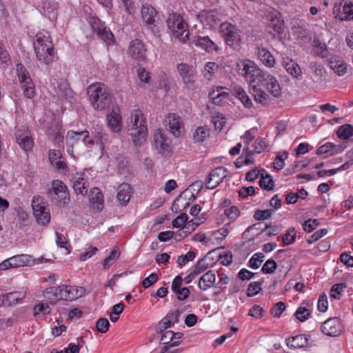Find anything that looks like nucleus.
<instances>
[{
    "instance_id": "5701e85b",
    "label": "nucleus",
    "mask_w": 353,
    "mask_h": 353,
    "mask_svg": "<svg viewBox=\"0 0 353 353\" xmlns=\"http://www.w3.org/2000/svg\"><path fill=\"white\" fill-rule=\"evenodd\" d=\"M310 336L305 334H299L286 339L287 345L292 349L303 348L308 346Z\"/></svg>"
},
{
    "instance_id": "bb28decb",
    "label": "nucleus",
    "mask_w": 353,
    "mask_h": 353,
    "mask_svg": "<svg viewBox=\"0 0 353 353\" xmlns=\"http://www.w3.org/2000/svg\"><path fill=\"white\" fill-rule=\"evenodd\" d=\"M257 56L259 59L266 66L273 67L275 64V59L273 55L263 46H257Z\"/></svg>"
},
{
    "instance_id": "4c0bfd02",
    "label": "nucleus",
    "mask_w": 353,
    "mask_h": 353,
    "mask_svg": "<svg viewBox=\"0 0 353 353\" xmlns=\"http://www.w3.org/2000/svg\"><path fill=\"white\" fill-rule=\"evenodd\" d=\"M283 66L285 70L294 77H299L301 74V70L299 65L292 60L283 61Z\"/></svg>"
},
{
    "instance_id": "f704fd0d",
    "label": "nucleus",
    "mask_w": 353,
    "mask_h": 353,
    "mask_svg": "<svg viewBox=\"0 0 353 353\" xmlns=\"http://www.w3.org/2000/svg\"><path fill=\"white\" fill-rule=\"evenodd\" d=\"M234 95L241 101L246 108H250L252 106V100L242 88L235 87Z\"/></svg>"
},
{
    "instance_id": "72a5a7b5",
    "label": "nucleus",
    "mask_w": 353,
    "mask_h": 353,
    "mask_svg": "<svg viewBox=\"0 0 353 353\" xmlns=\"http://www.w3.org/2000/svg\"><path fill=\"white\" fill-rule=\"evenodd\" d=\"M259 183L260 187L265 190H272L274 187L272 177L265 170H261V179Z\"/></svg>"
},
{
    "instance_id": "c85d7f7f",
    "label": "nucleus",
    "mask_w": 353,
    "mask_h": 353,
    "mask_svg": "<svg viewBox=\"0 0 353 353\" xmlns=\"http://www.w3.org/2000/svg\"><path fill=\"white\" fill-rule=\"evenodd\" d=\"M344 148L340 145H336L332 143L327 142L320 146L316 152L318 155L326 154L327 156H332L341 152Z\"/></svg>"
},
{
    "instance_id": "aec40b11",
    "label": "nucleus",
    "mask_w": 353,
    "mask_h": 353,
    "mask_svg": "<svg viewBox=\"0 0 353 353\" xmlns=\"http://www.w3.org/2000/svg\"><path fill=\"white\" fill-rule=\"evenodd\" d=\"M200 21L203 26L214 28L220 23L219 14L216 10H204L198 16Z\"/></svg>"
},
{
    "instance_id": "0e129e2a",
    "label": "nucleus",
    "mask_w": 353,
    "mask_h": 353,
    "mask_svg": "<svg viewBox=\"0 0 353 353\" xmlns=\"http://www.w3.org/2000/svg\"><path fill=\"white\" fill-rule=\"evenodd\" d=\"M224 214L230 220L234 221L239 216L240 210L236 206L233 205L228 209H225Z\"/></svg>"
},
{
    "instance_id": "79ce46f5",
    "label": "nucleus",
    "mask_w": 353,
    "mask_h": 353,
    "mask_svg": "<svg viewBox=\"0 0 353 353\" xmlns=\"http://www.w3.org/2000/svg\"><path fill=\"white\" fill-rule=\"evenodd\" d=\"M16 70L21 84L29 82L30 83L32 79L30 77L29 72L22 63H17L16 65Z\"/></svg>"
},
{
    "instance_id": "4468645a",
    "label": "nucleus",
    "mask_w": 353,
    "mask_h": 353,
    "mask_svg": "<svg viewBox=\"0 0 353 353\" xmlns=\"http://www.w3.org/2000/svg\"><path fill=\"white\" fill-rule=\"evenodd\" d=\"M94 20L92 28L96 32L97 36L106 44L114 43V35L110 30L105 27L99 19H94Z\"/></svg>"
},
{
    "instance_id": "338daca9",
    "label": "nucleus",
    "mask_w": 353,
    "mask_h": 353,
    "mask_svg": "<svg viewBox=\"0 0 353 353\" xmlns=\"http://www.w3.org/2000/svg\"><path fill=\"white\" fill-rule=\"evenodd\" d=\"M180 343H181V341H177L173 342L171 344L164 345L161 350V353H179V352H182L181 348H176V349L171 350L172 347L179 345Z\"/></svg>"
},
{
    "instance_id": "37998d69",
    "label": "nucleus",
    "mask_w": 353,
    "mask_h": 353,
    "mask_svg": "<svg viewBox=\"0 0 353 353\" xmlns=\"http://www.w3.org/2000/svg\"><path fill=\"white\" fill-rule=\"evenodd\" d=\"M59 294L60 300H65L68 301H74V298H72V286L61 285L58 286Z\"/></svg>"
},
{
    "instance_id": "4d7b16f0",
    "label": "nucleus",
    "mask_w": 353,
    "mask_h": 353,
    "mask_svg": "<svg viewBox=\"0 0 353 353\" xmlns=\"http://www.w3.org/2000/svg\"><path fill=\"white\" fill-rule=\"evenodd\" d=\"M276 268V262L273 259H268L262 266L261 272L263 274H272L275 272Z\"/></svg>"
},
{
    "instance_id": "603ef678",
    "label": "nucleus",
    "mask_w": 353,
    "mask_h": 353,
    "mask_svg": "<svg viewBox=\"0 0 353 353\" xmlns=\"http://www.w3.org/2000/svg\"><path fill=\"white\" fill-rule=\"evenodd\" d=\"M21 85V88L24 96L28 99H32L35 95V88L32 81L30 83L27 82Z\"/></svg>"
},
{
    "instance_id": "13d9d810",
    "label": "nucleus",
    "mask_w": 353,
    "mask_h": 353,
    "mask_svg": "<svg viewBox=\"0 0 353 353\" xmlns=\"http://www.w3.org/2000/svg\"><path fill=\"white\" fill-rule=\"evenodd\" d=\"M268 228L270 229L269 232L267 233V235L268 236H275V235L278 234L281 232V227L280 226H279V225L271 226L270 225L266 224L265 228L263 230H261V232L258 233L256 236H253L252 238V239H254L256 238H258L260 236V234L263 233Z\"/></svg>"
},
{
    "instance_id": "4be33fe9",
    "label": "nucleus",
    "mask_w": 353,
    "mask_h": 353,
    "mask_svg": "<svg viewBox=\"0 0 353 353\" xmlns=\"http://www.w3.org/2000/svg\"><path fill=\"white\" fill-rule=\"evenodd\" d=\"M108 125L113 132H119L122 129V117L119 114V110L113 109L112 111L107 115Z\"/></svg>"
},
{
    "instance_id": "9b49d317",
    "label": "nucleus",
    "mask_w": 353,
    "mask_h": 353,
    "mask_svg": "<svg viewBox=\"0 0 353 353\" xmlns=\"http://www.w3.org/2000/svg\"><path fill=\"white\" fill-rule=\"evenodd\" d=\"M343 330L341 321L338 317L330 318L321 325V332L329 336H339Z\"/></svg>"
},
{
    "instance_id": "3c124183",
    "label": "nucleus",
    "mask_w": 353,
    "mask_h": 353,
    "mask_svg": "<svg viewBox=\"0 0 353 353\" xmlns=\"http://www.w3.org/2000/svg\"><path fill=\"white\" fill-rule=\"evenodd\" d=\"M9 259L12 268L25 266L28 262L27 256L25 254L15 255Z\"/></svg>"
},
{
    "instance_id": "a19ab883",
    "label": "nucleus",
    "mask_w": 353,
    "mask_h": 353,
    "mask_svg": "<svg viewBox=\"0 0 353 353\" xmlns=\"http://www.w3.org/2000/svg\"><path fill=\"white\" fill-rule=\"evenodd\" d=\"M59 292L58 287H50L43 291V295L50 304H55L57 301L60 300Z\"/></svg>"
},
{
    "instance_id": "b1692460",
    "label": "nucleus",
    "mask_w": 353,
    "mask_h": 353,
    "mask_svg": "<svg viewBox=\"0 0 353 353\" xmlns=\"http://www.w3.org/2000/svg\"><path fill=\"white\" fill-rule=\"evenodd\" d=\"M58 85L55 90L57 96L67 101L73 98V91L71 90L69 83L63 79H61L57 83Z\"/></svg>"
},
{
    "instance_id": "c03bdc74",
    "label": "nucleus",
    "mask_w": 353,
    "mask_h": 353,
    "mask_svg": "<svg viewBox=\"0 0 353 353\" xmlns=\"http://www.w3.org/2000/svg\"><path fill=\"white\" fill-rule=\"evenodd\" d=\"M228 170L223 167L219 166L213 169L210 173V176L212 177L216 182L221 183L223 179L227 176Z\"/></svg>"
},
{
    "instance_id": "7ed1b4c3",
    "label": "nucleus",
    "mask_w": 353,
    "mask_h": 353,
    "mask_svg": "<svg viewBox=\"0 0 353 353\" xmlns=\"http://www.w3.org/2000/svg\"><path fill=\"white\" fill-rule=\"evenodd\" d=\"M90 101L96 110H102L110 107L112 98L108 88L101 83L91 84L88 88Z\"/></svg>"
},
{
    "instance_id": "774afa93",
    "label": "nucleus",
    "mask_w": 353,
    "mask_h": 353,
    "mask_svg": "<svg viewBox=\"0 0 353 353\" xmlns=\"http://www.w3.org/2000/svg\"><path fill=\"white\" fill-rule=\"evenodd\" d=\"M319 225L317 219H310L304 222L303 229L307 232H312Z\"/></svg>"
},
{
    "instance_id": "f257e3e1",
    "label": "nucleus",
    "mask_w": 353,
    "mask_h": 353,
    "mask_svg": "<svg viewBox=\"0 0 353 353\" xmlns=\"http://www.w3.org/2000/svg\"><path fill=\"white\" fill-rule=\"evenodd\" d=\"M236 70L238 74L243 77L250 86L262 85L274 97L281 95L280 85L276 78L260 69L254 61L249 59L239 61L236 63Z\"/></svg>"
},
{
    "instance_id": "052dcab7",
    "label": "nucleus",
    "mask_w": 353,
    "mask_h": 353,
    "mask_svg": "<svg viewBox=\"0 0 353 353\" xmlns=\"http://www.w3.org/2000/svg\"><path fill=\"white\" fill-rule=\"evenodd\" d=\"M272 213L273 210L270 209L264 210H256L254 212V218L258 221H263L265 219L270 218L272 216Z\"/></svg>"
},
{
    "instance_id": "ddd939ff",
    "label": "nucleus",
    "mask_w": 353,
    "mask_h": 353,
    "mask_svg": "<svg viewBox=\"0 0 353 353\" xmlns=\"http://www.w3.org/2000/svg\"><path fill=\"white\" fill-rule=\"evenodd\" d=\"M333 14L340 21L353 19V3L352 2H345L343 5V1H341L339 6L335 5L334 6Z\"/></svg>"
},
{
    "instance_id": "9d476101",
    "label": "nucleus",
    "mask_w": 353,
    "mask_h": 353,
    "mask_svg": "<svg viewBox=\"0 0 353 353\" xmlns=\"http://www.w3.org/2000/svg\"><path fill=\"white\" fill-rule=\"evenodd\" d=\"M32 208L34 216L38 223L47 225L50 221V211L47 210L46 207L39 202V199L34 197L32 201Z\"/></svg>"
},
{
    "instance_id": "8fccbe9b",
    "label": "nucleus",
    "mask_w": 353,
    "mask_h": 353,
    "mask_svg": "<svg viewBox=\"0 0 353 353\" xmlns=\"http://www.w3.org/2000/svg\"><path fill=\"white\" fill-rule=\"evenodd\" d=\"M296 232L294 228H290L282 236V241L285 245L292 244L296 239Z\"/></svg>"
},
{
    "instance_id": "6ab92c4d",
    "label": "nucleus",
    "mask_w": 353,
    "mask_h": 353,
    "mask_svg": "<svg viewBox=\"0 0 353 353\" xmlns=\"http://www.w3.org/2000/svg\"><path fill=\"white\" fill-rule=\"evenodd\" d=\"M165 123L168 125L170 133L175 137L181 135L183 123L179 116L174 113H170L165 118Z\"/></svg>"
},
{
    "instance_id": "5fc2aeb1",
    "label": "nucleus",
    "mask_w": 353,
    "mask_h": 353,
    "mask_svg": "<svg viewBox=\"0 0 353 353\" xmlns=\"http://www.w3.org/2000/svg\"><path fill=\"white\" fill-rule=\"evenodd\" d=\"M347 288V284L345 283H336L332 286L330 290V296L331 298L339 299L341 292L343 291L345 288Z\"/></svg>"
},
{
    "instance_id": "dca6fc26",
    "label": "nucleus",
    "mask_w": 353,
    "mask_h": 353,
    "mask_svg": "<svg viewBox=\"0 0 353 353\" xmlns=\"http://www.w3.org/2000/svg\"><path fill=\"white\" fill-rule=\"evenodd\" d=\"M23 292L14 291L0 295V307H12L20 303L25 298Z\"/></svg>"
},
{
    "instance_id": "f3484780",
    "label": "nucleus",
    "mask_w": 353,
    "mask_h": 353,
    "mask_svg": "<svg viewBox=\"0 0 353 353\" xmlns=\"http://www.w3.org/2000/svg\"><path fill=\"white\" fill-rule=\"evenodd\" d=\"M141 14L148 28L153 30L156 27L155 17L157 15L156 9L148 3L144 4L142 6Z\"/></svg>"
},
{
    "instance_id": "393cba45",
    "label": "nucleus",
    "mask_w": 353,
    "mask_h": 353,
    "mask_svg": "<svg viewBox=\"0 0 353 353\" xmlns=\"http://www.w3.org/2000/svg\"><path fill=\"white\" fill-rule=\"evenodd\" d=\"M117 198L118 201L123 205H126L132 194V188L130 184L123 183L117 188Z\"/></svg>"
},
{
    "instance_id": "6e6d98bb",
    "label": "nucleus",
    "mask_w": 353,
    "mask_h": 353,
    "mask_svg": "<svg viewBox=\"0 0 353 353\" xmlns=\"http://www.w3.org/2000/svg\"><path fill=\"white\" fill-rule=\"evenodd\" d=\"M210 268V265L205 262V259H201L192 267L194 275H198Z\"/></svg>"
},
{
    "instance_id": "f8f14e48",
    "label": "nucleus",
    "mask_w": 353,
    "mask_h": 353,
    "mask_svg": "<svg viewBox=\"0 0 353 353\" xmlns=\"http://www.w3.org/2000/svg\"><path fill=\"white\" fill-rule=\"evenodd\" d=\"M183 83L188 87L192 86L194 83L195 69L192 65L188 63H179L176 67Z\"/></svg>"
},
{
    "instance_id": "a18cd8bd",
    "label": "nucleus",
    "mask_w": 353,
    "mask_h": 353,
    "mask_svg": "<svg viewBox=\"0 0 353 353\" xmlns=\"http://www.w3.org/2000/svg\"><path fill=\"white\" fill-rule=\"evenodd\" d=\"M52 43V39L50 33L46 30H42L37 32L33 39V44H47Z\"/></svg>"
},
{
    "instance_id": "e2e57ef3",
    "label": "nucleus",
    "mask_w": 353,
    "mask_h": 353,
    "mask_svg": "<svg viewBox=\"0 0 353 353\" xmlns=\"http://www.w3.org/2000/svg\"><path fill=\"white\" fill-rule=\"evenodd\" d=\"M196 254L192 251H189L185 255H181L178 257L177 263L179 265L182 266L185 265L188 261H193Z\"/></svg>"
},
{
    "instance_id": "680f3d73",
    "label": "nucleus",
    "mask_w": 353,
    "mask_h": 353,
    "mask_svg": "<svg viewBox=\"0 0 353 353\" xmlns=\"http://www.w3.org/2000/svg\"><path fill=\"white\" fill-rule=\"evenodd\" d=\"M97 330L99 332L106 333L110 327V322L106 318H101L97 321Z\"/></svg>"
},
{
    "instance_id": "1a4fd4ad",
    "label": "nucleus",
    "mask_w": 353,
    "mask_h": 353,
    "mask_svg": "<svg viewBox=\"0 0 353 353\" xmlns=\"http://www.w3.org/2000/svg\"><path fill=\"white\" fill-rule=\"evenodd\" d=\"M15 137L17 143L25 151H30L33 146V140L29 129L22 125L17 128L15 130Z\"/></svg>"
},
{
    "instance_id": "0eeeda50",
    "label": "nucleus",
    "mask_w": 353,
    "mask_h": 353,
    "mask_svg": "<svg viewBox=\"0 0 353 353\" xmlns=\"http://www.w3.org/2000/svg\"><path fill=\"white\" fill-rule=\"evenodd\" d=\"M77 137H82L83 139L89 138V132L86 130L81 132L74 130L68 132L66 135L67 151L74 159L81 154L85 147L83 142L78 141Z\"/></svg>"
},
{
    "instance_id": "69168bd1",
    "label": "nucleus",
    "mask_w": 353,
    "mask_h": 353,
    "mask_svg": "<svg viewBox=\"0 0 353 353\" xmlns=\"http://www.w3.org/2000/svg\"><path fill=\"white\" fill-rule=\"evenodd\" d=\"M188 216L185 213H181L172 221V225L175 228H183L187 222Z\"/></svg>"
},
{
    "instance_id": "f03ea898",
    "label": "nucleus",
    "mask_w": 353,
    "mask_h": 353,
    "mask_svg": "<svg viewBox=\"0 0 353 353\" xmlns=\"http://www.w3.org/2000/svg\"><path fill=\"white\" fill-rule=\"evenodd\" d=\"M130 124L128 125V133L132 137L135 146H141L145 141L148 134L146 121L140 110L132 112L130 117Z\"/></svg>"
},
{
    "instance_id": "de8ad7c7",
    "label": "nucleus",
    "mask_w": 353,
    "mask_h": 353,
    "mask_svg": "<svg viewBox=\"0 0 353 353\" xmlns=\"http://www.w3.org/2000/svg\"><path fill=\"white\" fill-rule=\"evenodd\" d=\"M311 312L303 306H300L297 308L294 313L296 319L301 322H304L311 317Z\"/></svg>"
},
{
    "instance_id": "20e7f679",
    "label": "nucleus",
    "mask_w": 353,
    "mask_h": 353,
    "mask_svg": "<svg viewBox=\"0 0 353 353\" xmlns=\"http://www.w3.org/2000/svg\"><path fill=\"white\" fill-rule=\"evenodd\" d=\"M167 26L171 32L172 39L180 42H185L190 37L188 24L182 17L176 14H170L167 19Z\"/></svg>"
},
{
    "instance_id": "7c9ffc66",
    "label": "nucleus",
    "mask_w": 353,
    "mask_h": 353,
    "mask_svg": "<svg viewBox=\"0 0 353 353\" xmlns=\"http://www.w3.org/2000/svg\"><path fill=\"white\" fill-rule=\"evenodd\" d=\"M223 87L219 86L216 90L210 92L209 97L211 99L214 104L221 105L224 100L228 98L229 92H221Z\"/></svg>"
},
{
    "instance_id": "473e14b6",
    "label": "nucleus",
    "mask_w": 353,
    "mask_h": 353,
    "mask_svg": "<svg viewBox=\"0 0 353 353\" xmlns=\"http://www.w3.org/2000/svg\"><path fill=\"white\" fill-rule=\"evenodd\" d=\"M254 92V100L257 103H260L263 105H267L270 101V96L265 91H263L261 87H264L262 85L254 84L252 86Z\"/></svg>"
},
{
    "instance_id": "49530a36",
    "label": "nucleus",
    "mask_w": 353,
    "mask_h": 353,
    "mask_svg": "<svg viewBox=\"0 0 353 353\" xmlns=\"http://www.w3.org/2000/svg\"><path fill=\"white\" fill-rule=\"evenodd\" d=\"M210 135V131L205 127H199L193 134L195 142H203Z\"/></svg>"
},
{
    "instance_id": "864d4df0",
    "label": "nucleus",
    "mask_w": 353,
    "mask_h": 353,
    "mask_svg": "<svg viewBox=\"0 0 353 353\" xmlns=\"http://www.w3.org/2000/svg\"><path fill=\"white\" fill-rule=\"evenodd\" d=\"M192 43L194 44H215L208 35H204L203 33L197 34L192 37Z\"/></svg>"
},
{
    "instance_id": "6e6552de",
    "label": "nucleus",
    "mask_w": 353,
    "mask_h": 353,
    "mask_svg": "<svg viewBox=\"0 0 353 353\" xmlns=\"http://www.w3.org/2000/svg\"><path fill=\"white\" fill-rule=\"evenodd\" d=\"M152 147L157 152L161 155H165L171 152L172 148L170 140L162 132L161 129H157L153 136Z\"/></svg>"
},
{
    "instance_id": "ea45409f",
    "label": "nucleus",
    "mask_w": 353,
    "mask_h": 353,
    "mask_svg": "<svg viewBox=\"0 0 353 353\" xmlns=\"http://www.w3.org/2000/svg\"><path fill=\"white\" fill-rule=\"evenodd\" d=\"M120 250L118 247L114 246L109 255L104 259L102 265L103 268H109L112 264L120 256Z\"/></svg>"
},
{
    "instance_id": "a878e982",
    "label": "nucleus",
    "mask_w": 353,
    "mask_h": 353,
    "mask_svg": "<svg viewBox=\"0 0 353 353\" xmlns=\"http://www.w3.org/2000/svg\"><path fill=\"white\" fill-rule=\"evenodd\" d=\"M43 10L44 14L51 21H54L57 17L58 3L54 0H44L43 2Z\"/></svg>"
},
{
    "instance_id": "c9c22d12",
    "label": "nucleus",
    "mask_w": 353,
    "mask_h": 353,
    "mask_svg": "<svg viewBox=\"0 0 353 353\" xmlns=\"http://www.w3.org/2000/svg\"><path fill=\"white\" fill-rule=\"evenodd\" d=\"M46 132L49 136L52 137L54 139L59 138L63 140V136L61 135V126L55 120L48 123Z\"/></svg>"
},
{
    "instance_id": "e433bc0d",
    "label": "nucleus",
    "mask_w": 353,
    "mask_h": 353,
    "mask_svg": "<svg viewBox=\"0 0 353 353\" xmlns=\"http://www.w3.org/2000/svg\"><path fill=\"white\" fill-rule=\"evenodd\" d=\"M145 46H129L128 53L131 57L138 61H143L145 58Z\"/></svg>"
},
{
    "instance_id": "c756f323",
    "label": "nucleus",
    "mask_w": 353,
    "mask_h": 353,
    "mask_svg": "<svg viewBox=\"0 0 353 353\" xmlns=\"http://www.w3.org/2000/svg\"><path fill=\"white\" fill-rule=\"evenodd\" d=\"M90 202L94 208L97 210H101L103 208V194L99 188H93L91 189Z\"/></svg>"
},
{
    "instance_id": "2f4dec72",
    "label": "nucleus",
    "mask_w": 353,
    "mask_h": 353,
    "mask_svg": "<svg viewBox=\"0 0 353 353\" xmlns=\"http://www.w3.org/2000/svg\"><path fill=\"white\" fill-rule=\"evenodd\" d=\"M73 189L76 194L85 195L88 192V187L85 186L87 181L81 176L72 177Z\"/></svg>"
},
{
    "instance_id": "412c9836",
    "label": "nucleus",
    "mask_w": 353,
    "mask_h": 353,
    "mask_svg": "<svg viewBox=\"0 0 353 353\" xmlns=\"http://www.w3.org/2000/svg\"><path fill=\"white\" fill-rule=\"evenodd\" d=\"M268 25L273 30L279 34L283 32L284 29V20L281 14L277 10H272L267 14Z\"/></svg>"
},
{
    "instance_id": "39448f33",
    "label": "nucleus",
    "mask_w": 353,
    "mask_h": 353,
    "mask_svg": "<svg viewBox=\"0 0 353 353\" xmlns=\"http://www.w3.org/2000/svg\"><path fill=\"white\" fill-rule=\"evenodd\" d=\"M312 53L315 56H318L321 58H326L329 61L331 68H332L335 72L339 75H343L346 72L347 65L341 60L338 56L332 54L330 56V51L327 48V46H312Z\"/></svg>"
},
{
    "instance_id": "bf43d9fd",
    "label": "nucleus",
    "mask_w": 353,
    "mask_h": 353,
    "mask_svg": "<svg viewBox=\"0 0 353 353\" xmlns=\"http://www.w3.org/2000/svg\"><path fill=\"white\" fill-rule=\"evenodd\" d=\"M261 282H252L249 284L247 295L250 297L256 295L261 290Z\"/></svg>"
},
{
    "instance_id": "58836bf2",
    "label": "nucleus",
    "mask_w": 353,
    "mask_h": 353,
    "mask_svg": "<svg viewBox=\"0 0 353 353\" xmlns=\"http://www.w3.org/2000/svg\"><path fill=\"white\" fill-rule=\"evenodd\" d=\"M336 134L341 139H349L353 136V126L350 124L342 125L338 128Z\"/></svg>"
},
{
    "instance_id": "a211bd4d",
    "label": "nucleus",
    "mask_w": 353,
    "mask_h": 353,
    "mask_svg": "<svg viewBox=\"0 0 353 353\" xmlns=\"http://www.w3.org/2000/svg\"><path fill=\"white\" fill-rule=\"evenodd\" d=\"M37 59L45 64H50L54 57L53 46H34Z\"/></svg>"
},
{
    "instance_id": "2eb2a0df",
    "label": "nucleus",
    "mask_w": 353,
    "mask_h": 353,
    "mask_svg": "<svg viewBox=\"0 0 353 353\" xmlns=\"http://www.w3.org/2000/svg\"><path fill=\"white\" fill-rule=\"evenodd\" d=\"M219 31L226 43L235 42L239 40L240 35L238 28L230 23L224 22L221 23Z\"/></svg>"
},
{
    "instance_id": "09e8293b",
    "label": "nucleus",
    "mask_w": 353,
    "mask_h": 353,
    "mask_svg": "<svg viewBox=\"0 0 353 353\" xmlns=\"http://www.w3.org/2000/svg\"><path fill=\"white\" fill-rule=\"evenodd\" d=\"M265 255L261 252L255 253L250 259L248 266L252 269H258L263 261Z\"/></svg>"
},
{
    "instance_id": "423d86ee",
    "label": "nucleus",
    "mask_w": 353,
    "mask_h": 353,
    "mask_svg": "<svg viewBox=\"0 0 353 353\" xmlns=\"http://www.w3.org/2000/svg\"><path fill=\"white\" fill-rule=\"evenodd\" d=\"M48 196L52 202L57 205L64 206L70 201V194L65 183L59 179L51 183V188L48 192Z\"/></svg>"
},
{
    "instance_id": "cd10ccee",
    "label": "nucleus",
    "mask_w": 353,
    "mask_h": 353,
    "mask_svg": "<svg viewBox=\"0 0 353 353\" xmlns=\"http://www.w3.org/2000/svg\"><path fill=\"white\" fill-rule=\"evenodd\" d=\"M216 275L212 271H208L200 277L199 280V288L201 290H207L215 283Z\"/></svg>"
}]
</instances>
